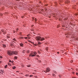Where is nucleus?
Listing matches in <instances>:
<instances>
[{"instance_id": "obj_50", "label": "nucleus", "mask_w": 78, "mask_h": 78, "mask_svg": "<svg viewBox=\"0 0 78 78\" xmlns=\"http://www.w3.org/2000/svg\"><path fill=\"white\" fill-rule=\"evenodd\" d=\"M2 4V2H0V5H1Z\"/></svg>"}, {"instance_id": "obj_2", "label": "nucleus", "mask_w": 78, "mask_h": 78, "mask_svg": "<svg viewBox=\"0 0 78 78\" xmlns=\"http://www.w3.org/2000/svg\"><path fill=\"white\" fill-rule=\"evenodd\" d=\"M14 51H7V54L9 56H11L12 55H13Z\"/></svg>"}, {"instance_id": "obj_17", "label": "nucleus", "mask_w": 78, "mask_h": 78, "mask_svg": "<svg viewBox=\"0 0 78 78\" xmlns=\"http://www.w3.org/2000/svg\"><path fill=\"white\" fill-rule=\"evenodd\" d=\"M7 67H8V65H6L5 66V69H6V68H7Z\"/></svg>"}, {"instance_id": "obj_39", "label": "nucleus", "mask_w": 78, "mask_h": 78, "mask_svg": "<svg viewBox=\"0 0 78 78\" xmlns=\"http://www.w3.org/2000/svg\"><path fill=\"white\" fill-rule=\"evenodd\" d=\"M76 75H77V76H78V73H76Z\"/></svg>"}, {"instance_id": "obj_14", "label": "nucleus", "mask_w": 78, "mask_h": 78, "mask_svg": "<svg viewBox=\"0 0 78 78\" xmlns=\"http://www.w3.org/2000/svg\"><path fill=\"white\" fill-rule=\"evenodd\" d=\"M37 42H38V44H39L40 45L42 44V43L41 42H40L39 41H38Z\"/></svg>"}, {"instance_id": "obj_30", "label": "nucleus", "mask_w": 78, "mask_h": 78, "mask_svg": "<svg viewBox=\"0 0 78 78\" xmlns=\"http://www.w3.org/2000/svg\"><path fill=\"white\" fill-rule=\"evenodd\" d=\"M22 67H24V66H25L24 65H22Z\"/></svg>"}, {"instance_id": "obj_8", "label": "nucleus", "mask_w": 78, "mask_h": 78, "mask_svg": "<svg viewBox=\"0 0 78 78\" xmlns=\"http://www.w3.org/2000/svg\"><path fill=\"white\" fill-rule=\"evenodd\" d=\"M10 36V34H8L7 36V38H9L10 37V36Z\"/></svg>"}, {"instance_id": "obj_47", "label": "nucleus", "mask_w": 78, "mask_h": 78, "mask_svg": "<svg viewBox=\"0 0 78 78\" xmlns=\"http://www.w3.org/2000/svg\"><path fill=\"white\" fill-rule=\"evenodd\" d=\"M9 62H11V60H10V61H9Z\"/></svg>"}, {"instance_id": "obj_57", "label": "nucleus", "mask_w": 78, "mask_h": 78, "mask_svg": "<svg viewBox=\"0 0 78 78\" xmlns=\"http://www.w3.org/2000/svg\"><path fill=\"white\" fill-rule=\"evenodd\" d=\"M76 70L77 71V69H76Z\"/></svg>"}, {"instance_id": "obj_51", "label": "nucleus", "mask_w": 78, "mask_h": 78, "mask_svg": "<svg viewBox=\"0 0 78 78\" xmlns=\"http://www.w3.org/2000/svg\"><path fill=\"white\" fill-rule=\"evenodd\" d=\"M37 57H39V55H37Z\"/></svg>"}, {"instance_id": "obj_11", "label": "nucleus", "mask_w": 78, "mask_h": 78, "mask_svg": "<svg viewBox=\"0 0 78 78\" xmlns=\"http://www.w3.org/2000/svg\"><path fill=\"white\" fill-rule=\"evenodd\" d=\"M67 35H68V36L71 35V32H68V33L67 34Z\"/></svg>"}, {"instance_id": "obj_22", "label": "nucleus", "mask_w": 78, "mask_h": 78, "mask_svg": "<svg viewBox=\"0 0 78 78\" xmlns=\"http://www.w3.org/2000/svg\"><path fill=\"white\" fill-rule=\"evenodd\" d=\"M20 39H23V37H20Z\"/></svg>"}, {"instance_id": "obj_10", "label": "nucleus", "mask_w": 78, "mask_h": 78, "mask_svg": "<svg viewBox=\"0 0 78 78\" xmlns=\"http://www.w3.org/2000/svg\"><path fill=\"white\" fill-rule=\"evenodd\" d=\"M2 45H3V47L4 48H5V47H6V45L4 44H3Z\"/></svg>"}, {"instance_id": "obj_15", "label": "nucleus", "mask_w": 78, "mask_h": 78, "mask_svg": "<svg viewBox=\"0 0 78 78\" xmlns=\"http://www.w3.org/2000/svg\"><path fill=\"white\" fill-rule=\"evenodd\" d=\"M22 52L23 53H25V50H23V51H22Z\"/></svg>"}, {"instance_id": "obj_49", "label": "nucleus", "mask_w": 78, "mask_h": 78, "mask_svg": "<svg viewBox=\"0 0 78 78\" xmlns=\"http://www.w3.org/2000/svg\"><path fill=\"white\" fill-rule=\"evenodd\" d=\"M1 72H3V70H2V71L1 70Z\"/></svg>"}, {"instance_id": "obj_9", "label": "nucleus", "mask_w": 78, "mask_h": 78, "mask_svg": "<svg viewBox=\"0 0 78 78\" xmlns=\"http://www.w3.org/2000/svg\"><path fill=\"white\" fill-rule=\"evenodd\" d=\"M20 45L21 47H23V44L22 43H20Z\"/></svg>"}, {"instance_id": "obj_40", "label": "nucleus", "mask_w": 78, "mask_h": 78, "mask_svg": "<svg viewBox=\"0 0 78 78\" xmlns=\"http://www.w3.org/2000/svg\"><path fill=\"white\" fill-rule=\"evenodd\" d=\"M24 39H27V37H24Z\"/></svg>"}, {"instance_id": "obj_35", "label": "nucleus", "mask_w": 78, "mask_h": 78, "mask_svg": "<svg viewBox=\"0 0 78 78\" xmlns=\"http://www.w3.org/2000/svg\"><path fill=\"white\" fill-rule=\"evenodd\" d=\"M13 32L14 33H16V31H15V30H13Z\"/></svg>"}, {"instance_id": "obj_12", "label": "nucleus", "mask_w": 78, "mask_h": 78, "mask_svg": "<svg viewBox=\"0 0 78 78\" xmlns=\"http://www.w3.org/2000/svg\"><path fill=\"white\" fill-rule=\"evenodd\" d=\"M30 34H28V35H27V36L28 37V39H30L31 37H30Z\"/></svg>"}, {"instance_id": "obj_36", "label": "nucleus", "mask_w": 78, "mask_h": 78, "mask_svg": "<svg viewBox=\"0 0 78 78\" xmlns=\"http://www.w3.org/2000/svg\"><path fill=\"white\" fill-rule=\"evenodd\" d=\"M2 58V56L0 55V58Z\"/></svg>"}, {"instance_id": "obj_29", "label": "nucleus", "mask_w": 78, "mask_h": 78, "mask_svg": "<svg viewBox=\"0 0 78 78\" xmlns=\"http://www.w3.org/2000/svg\"><path fill=\"white\" fill-rule=\"evenodd\" d=\"M38 62H41V61L40 60H38Z\"/></svg>"}, {"instance_id": "obj_27", "label": "nucleus", "mask_w": 78, "mask_h": 78, "mask_svg": "<svg viewBox=\"0 0 78 78\" xmlns=\"http://www.w3.org/2000/svg\"><path fill=\"white\" fill-rule=\"evenodd\" d=\"M14 58H15V59H17V56H15V57H14Z\"/></svg>"}, {"instance_id": "obj_61", "label": "nucleus", "mask_w": 78, "mask_h": 78, "mask_svg": "<svg viewBox=\"0 0 78 78\" xmlns=\"http://www.w3.org/2000/svg\"><path fill=\"white\" fill-rule=\"evenodd\" d=\"M46 38V39L47 38Z\"/></svg>"}, {"instance_id": "obj_48", "label": "nucleus", "mask_w": 78, "mask_h": 78, "mask_svg": "<svg viewBox=\"0 0 78 78\" xmlns=\"http://www.w3.org/2000/svg\"><path fill=\"white\" fill-rule=\"evenodd\" d=\"M57 53H58V54H59V52H57Z\"/></svg>"}, {"instance_id": "obj_7", "label": "nucleus", "mask_w": 78, "mask_h": 78, "mask_svg": "<svg viewBox=\"0 0 78 78\" xmlns=\"http://www.w3.org/2000/svg\"><path fill=\"white\" fill-rule=\"evenodd\" d=\"M45 39L44 37H42L41 38L40 41H44V40H45Z\"/></svg>"}, {"instance_id": "obj_58", "label": "nucleus", "mask_w": 78, "mask_h": 78, "mask_svg": "<svg viewBox=\"0 0 78 78\" xmlns=\"http://www.w3.org/2000/svg\"><path fill=\"white\" fill-rule=\"evenodd\" d=\"M44 72H45V71H44Z\"/></svg>"}, {"instance_id": "obj_38", "label": "nucleus", "mask_w": 78, "mask_h": 78, "mask_svg": "<svg viewBox=\"0 0 78 78\" xmlns=\"http://www.w3.org/2000/svg\"><path fill=\"white\" fill-rule=\"evenodd\" d=\"M34 45H35V46H37V44H34Z\"/></svg>"}, {"instance_id": "obj_19", "label": "nucleus", "mask_w": 78, "mask_h": 78, "mask_svg": "<svg viewBox=\"0 0 78 78\" xmlns=\"http://www.w3.org/2000/svg\"><path fill=\"white\" fill-rule=\"evenodd\" d=\"M53 73H57V72H56V71H53Z\"/></svg>"}, {"instance_id": "obj_20", "label": "nucleus", "mask_w": 78, "mask_h": 78, "mask_svg": "<svg viewBox=\"0 0 78 78\" xmlns=\"http://www.w3.org/2000/svg\"><path fill=\"white\" fill-rule=\"evenodd\" d=\"M48 47H46L45 48V50H48Z\"/></svg>"}, {"instance_id": "obj_24", "label": "nucleus", "mask_w": 78, "mask_h": 78, "mask_svg": "<svg viewBox=\"0 0 78 78\" xmlns=\"http://www.w3.org/2000/svg\"><path fill=\"white\" fill-rule=\"evenodd\" d=\"M53 76H54V77L56 76V75H55L54 74H53L52 75Z\"/></svg>"}, {"instance_id": "obj_4", "label": "nucleus", "mask_w": 78, "mask_h": 78, "mask_svg": "<svg viewBox=\"0 0 78 78\" xmlns=\"http://www.w3.org/2000/svg\"><path fill=\"white\" fill-rule=\"evenodd\" d=\"M35 39L37 41H40L41 39V37L37 36L36 37Z\"/></svg>"}, {"instance_id": "obj_3", "label": "nucleus", "mask_w": 78, "mask_h": 78, "mask_svg": "<svg viewBox=\"0 0 78 78\" xmlns=\"http://www.w3.org/2000/svg\"><path fill=\"white\" fill-rule=\"evenodd\" d=\"M1 31H2L3 34H6V32H7V30L6 29V30L2 29L1 30Z\"/></svg>"}, {"instance_id": "obj_37", "label": "nucleus", "mask_w": 78, "mask_h": 78, "mask_svg": "<svg viewBox=\"0 0 78 78\" xmlns=\"http://www.w3.org/2000/svg\"><path fill=\"white\" fill-rule=\"evenodd\" d=\"M72 73L73 74H75V73H74V72H72Z\"/></svg>"}, {"instance_id": "obj_34", "label": "nucleus", "mask_w": 78, "mask_h": 78, "mask_svg": "<svg viewBox=\"0 0 78 78\" xmlns=\"http://www.w3.org/2000/svg\"><path fill=\"white\" fill-rule=\"evenodd\" d=\"M70 62L71 63H72V62H73V60H72Z\"/></svg>"}, {"instance_id": "obj_54", "label": "nucleus", "mask_w": 78, "mask_h": 78, "mask_svg": "<svg viewBox=\"0 0 78 78\" xmlns=\"http://www.w3.org/2000/svg\"><path fill=\"white\" fill-rule=\"evenodd\" d=\"M32 44H34V43H33V42H32Z\"/></svg>"}, {"instance_id": "obj_33", "label": "nucleus", "mask_w": 78, "mask_h": 78, "mask_svg": "<svg viewBox=\"0 0 78 78\" xmlns=\"http://www.w3.org/2000/svg\"><path fill=\"white\" fill-rule=\"evenodd\" d=\"M38 53H39V54H40V51H38Z\"/></svg>"}, {"instance_id": "obj_6", "label": "nucleus", "mask_w": 78, "mask_h": 78, "mask_svg": "<svg viewBox=\"0 0 78 78\" xmlns=\"http://www.w3.org/2000/svg\"><path fill=\"white\" fill-rule=\"evenodd\" d=\"M13 54L14 55H18V52L17 51H14V52L13 51Z\"/></svg>"}, {"instance_id": "obj_23", "label": "nucleus", "mask_w": 78, "mask_h": 78, "mask_svg": "<svg viewBox=\"0 0 78 78\" xmlns=\"http://www.w3.org/2000/svg\"><path fill=\"white\" fill-rule=\"evenodd\" d=\"M29 75V74H27L25 75V76H28Z\"/></svg>"}, {"instance_id": "obj_1", "label": "nucleus", "mask_w": 78, "mask_h": 78, "mask_svg": "<svg viewBox=\"0 0 78 78\" xmlns=\"http://www.w3.org/2000/svg\"><path fill=\"white\" fill-rule=\"evenodd\" d=\"M37 52L35 51V52H33V51H31V53L30 54L29 56H35L36 55H37Z\"/></svg>"}, {"instance_id": "obj_13", "label": "nucleus", "mask_w": 78, "mask_h": 78, "mask_svg": "<svg viewBox=\"0 0 78 78\" xmlns=\"http://www.w3.org/2000/svg\"><path fill=\"white\" fill-rule=\"evenodd\" d=\"M70 2V1L69 0H67L66 1V3H69Z\"/></svg>"}, {"instance_id": "obj_25", "label": "nucleus", "mask_w": 78, "mask_h": 78, "mask_svg": "<svg viewBox=\"0 0 78 78\" xmlns=\"http://www.w3.org/2000/svg\"><path fill=\"white\" fill-rule=\"evenodd\" d=\"M0 16H3V14L0 13Z\"/></svg>"}, {"instance_id": "obj_26", "label": "nucleus", "mask_w": 78, "mask_h": 78, "mask_svg": "<svg viewBox=\"0 0 78 78\" xmlns=\"http://www.w3.org/2000/svg\"><path fill=\"white\" fill-rule=\"evenodd\" d=\"M33 76V75H30V77H32V76Z\"/></svg>"}, {"instance_id": "obj_21", "label": "nucleus", "mask_w": 78, "mask_h": 78, "mask_svg": "<svg viewBox=\"0 0 78 78\" xmlns=\"http://www.w3.org/2000/svg\"><path fill=\"white\" fill-rule=\"evenodd\" d=\"M27 66L28 67H30L31 65H28Z\"/></svg>"}, {"instance_id": "obj_55", "label": "nucleus", "mask_w": 78, "mask_h": 78, "mask_svg": "<svg viewBox=\"0 0 78 78\" xmlns=\"http://www.w3.org/2000/svg\"><path fill=\"white\" fill-rule=\"evenodd\" d=\"M23 16H22V18H23Z\"/></svg>"}, {"instance_id": "obj_5", "label": "nucleus", "mask_w": 78, "mask_h": 78, "mask_svg": "<svg viewBox=\"0 0 78 78\" xmlns=\"http://www.w3.org/2000/svg\"><path fill=\"white\" fill-rule=\"evenodd\" d=\"M50 71V69L49 67H48L46 69V72H48Z\"/></svg>"}, {"instance_id": "obj_56", "label": "nucleus", "mask_w": 78, "mask_h": 78, "mask_svg": "<svg viewBox=\"0 0 78 78\" xmlns=\"http://www.w3.org/2000/svg\"><path fill=\"white\" fill-rule=\"evenodd\" d=\"M1 63V61H0V63Z\"/></svg>"}, {"instance_id": "obj_60", "label": "nucleus", "mask_w": 78, "mask_h": 78, "mask_svg": "<svg viewBox=\"0 0 78 78\" xmlns=\"http://www.w3.org/2000/svg\"><path fill=\"white\" fill-rule=\"evenodd\" d=\"M37 77H36V78Z\"/></svg>"}, {"instance_id": "obj_44", "label": "nucleus", "mask_w": 78, "mask_h": 78, "mask_svg": "<svg viewBox=\"0 0 78 78\" xmlns=\"http://www.w3.org/2000/svg\"><path fill=\"white\" fill-rule=\"evenodd\" d=\"M33 26H34V25H32L31 27H33Z\"/></svg>"}, {"instance_id": "obj_41", "label": "nucleus", "mask_w": 78, "mask_h": 78, "mask_svg": "<svg viewBox=\"0 0 78 78\" xmlns=\"http://www.w3.org/2000/svg\"><path fill=\"white\" fill-rule=\"evenodd\" d=\"M36 20H37L36 18H35V22H36Z\"/></svg>"}, {"instance_id": "obj_31", "label": "nucleus", "mask_w": 78, "mask_h": 78, "mask_svg": "<svg viewBox=\"0 0 78 78\" xmlns=\"http://www.w3.org/2000/svg\"><path fill=\"white\" fill-rule=\"evenodd\" d=\"M11 62L12 63H13V62H14V61H11Z\"/></svg>"}, {"instance_id": "obj_32", "label": "nucleus", "mask_w": 78, "mask_h": 78, "mask_svg": "<svg viewBox=\"0 0 78 78\" xmlns=\"http://www.w3.org/2000/svg\"><path fill=\"white\" fill-rule=\"evenodd\" d=\"M13 41H16V39H15V38H14L13 39Z\"/></svg>"}, {"instance_id": "obj_42", "label": "nucleus", "mask_w": 78, "mask_h": 78, "mask_svg": "<svg viewBox=\"0 0 78 78\" xmlns=\"http://www.w3.org/2000/svg\"><path fill=\"white\" fill-rule=\"evenodd\" d=\"M16 30H17V31H18V30H19V29L18 28H17L16 29Z\"/></svg>"}, {"instance_id": "obj_53", "label": "nucleus", "mask_w": 78, "mask_h": 78, "mask_svg": "<svg viewBox=\"0 0 78 78\" xmlns=\"http://www.w3.org/2000/svg\"><path fill=\"white\" fill-rule=\"evenodd\" d=\"M59 77H60V78L61 77V76H60V75H59Z\"/></svg>"}, {"instance_id": "obj_46", "label": "nucleus", "mask_w": 78, "mask_h": 78, "mask_svg": "<svg viewBox=\"0 0 78 78\" xmlns=\"http://www.w3.org/2000/svg\"><path fill=\"white\" fill-rule=\"evenodd\" d=\"M72 78H76V77H73Z\"/></svg>"}, {"instance_id": "obj_18", "label": "nucleus", "mask_w": 78, "mask_h": 78, "mask_svg": "<svg viewBox=\"0 0 78 78\" xmlns=\"http://www.w3.org/2000/svg\"><path fill=\"white\" fill-rule=\"evenodd\" d=\"M16 68V66H13L12 67V69H15Z\"/></svg>"}, {"instance_id": "obj_45", "label": "nucleus", "mask_w": 78, "mask_h": 78, "mask_svg": "<svg viewBox=\"0 0 78 78\" xmlns=\"http://www.w3.org/2000/svg\"><path fill=\"white\" fill-rule=\"evenodd\" d=\"M16 72H17L18 73H19V71H16Z\"/></svg>"}, {"instance_id": "obj_52", "label": "nucleus", "mask_w": 78, "mask_h": 78, "mask_svg": "<svg viewBox=\"0 0 78 78\" xmlns=\"http://www.w3.org/2000/svg\"><path fill=\"white\" fill-rule=\"evenodd\" d=\"M20 35L22 34L21 33H20Z\"/></svg>"}, {"instance_id": "obj_16", "label": "nucleus", "mask_w": 78, "mask_h": 78, "mask_svg": "<svg viewBox=\"0 0 78 78\" xmlns=\"http://www.w3.org/2000/svg\"><path fill=\"white\" fill-rule=\"evenodd\" d=\"M30 50H28L27 51V53H30Z\"/></svg>"}, {"instance_id": "obj_43", "label": "nucleus", "mask_w": 78, "mask_h": 78, "mask_svg": "<svg viewBox=\"0 0 78 78\" xmlns=\"http://www.w3.org/2000/svg\"><path fill=\"white\" fill-rule=\"evenodd\" d=\"M11 45L12 46H14V45H13V44H11Z\"/></svg>"}, {"instance_id": "obj_28", "label": "nucleus", "mask_w": 78, "mask_h": 78, "mask_svg": "<svg viewBox=\"0 0 78 78\" xmlns=\"http://www.w3.org/2000/svg\"><path fill=\"white\" fill-rule=\"evenodd\" d=\"M32 21H33V20H34V17H32Z\"/></svg>"}, {"instance_id": "obj_59", "label": "nucleus", "mask_w": 78, "mask_h": 78, "mask_svg": "<svg viewBox=\"0 0 78 78\" xmlns=\"http://www.w3.org/2000/svg\"><path fill=\"white\" fill-rule=\"evenodd\" d=\"M33 74H34V73H33Z\"/></svg>"}]
</instances>
